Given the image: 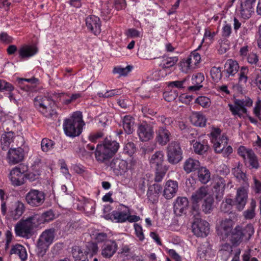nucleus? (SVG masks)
Here are the masks:
<instances>
[{
	"instance_id": "nucleus-1",
	"label": "nucleus",
	"mask_w": 261,
	"mask_h": 261,
	"mask_svg": "<svg viewBox=\"0 0 261 261\" xmlns=\"http://www.w3.org/2000/svg\"><path fill=\"white\" fill-rule=\"evenodd\" d=\"M119 144L111 138H106L102 144H98L95 151L96 160L99 163L108 165L109 160L117 152Z\"/></svg>"
},
{
	"instance_id": "nucleus-2",
	"label": "nucleus",
	"mask_w": 261,
	"mask_h": 261,
	"mask_svg": "<svg viewBox=\"0 0 261 261\" xmlns=\"http://www.w3.org/2000/svg\"><path fill=\"white\" fill-rule=\"evenodd\" d=\"M84 125L82 113L76 112L70 117L64 120L63 128L67 136L75 137L79 136L82 133Z\"/></svg>"
},
{
	"instance_id": "nucleus-3",
	"label": "nucleus",
	"mask_w": 261,
	"mask_h": 261,
	"mask_svg": "<svg viewBox=\"0 0 261 261\" xmlns=\"http://www.w3.org/2000/svg\"><path fill=\"white\" fill-rule=\"evenodd\" d=\"M40 215L35 214L25 220H21L16 224L15 227L16 235L28 238L31 236L32 230L40 224Z\"/></svg>"
},
{
	"instance_id": "nucleus-4",
	"label": "nucleus",
	"mask_w": 261,
	"mask_h": 261,
	"mask_svg": "<svg viewBox=\"0 0 261 261\" xmlns=\"http://www.w3.org/2000/svg\"><path fill=\"white\" fill-rule=\"evenodd\" d=\"M55 229H46L40 236L37 243V255L39 261H45L44 256L55 237Z\"/></svg>"
},
{
	"instance_id": "nucleus-5",
	"label": "nucleus",
	"mask_w": 261,
	"mask_h": 261,
	"mask_svg": "<svg viewBox=\"0 0 261 261\" xmlns=\"http://www.w3.org/2000/svg\"><path fill=\"white\" fill-rule=\"evenodd\" d=\"M254 233V228L251 223L245 226L237 225L232 231L230 241L233 245H238L244 240L249 241Z\"/></svg>"
},
{
	"instance_id": "nucleus-6",
	"label": "nucleus",
	"mask_w": 261,
	"mask_h": 261,
	"mask_svg": "<svg viewBox=\"0 0 261 261\" xmlns=\"http://www.w3.org/2000/svg\"><path fill=\"white\" fill-rule=\"evenodd\" d=\"M34 103L35 108L45 117H51L57 114L53 109L55 103L49 97L37 96L34 98Z\"/></svg>"
},
{
	"instance_id": "nucleus-7",
	"label": "nucleus",
	"mask_w": 261,
	"mask_h": 261,
	"mask_svg": "<svg viewBox=\"0 0 261 261\" xmlns=\"http://www.w3.org/2000/svg\"><path fill=\"white\" fill-rule=\"evenodd\" d=\"M167 160L171 164H176L182 159V151L180 144L172 141L167 147Z\"/></svg>"
},
{
	"instance_id": "nucleus-8",
	"label": "nucleus",
	"mask_w": 261,
	"mask_h": 261,
	"mask_svg": "<svg viewBox=\"0 0 261 261\" xmlns=\"http://www.w3.org/2000/svg\"><path fill=\"white\" fill-rule=\"evenodd\" d=\"M28 170L27 165L21 164L14 167L9 174V178L14 186H18L24 184L26 172Z\"/></svg>"
},
{
	"instance_id": "nucleus-9",
	"label": "nucleus",
	"mask_w": 261,
	"mask_h": 261,
	"mask_svg": "<svg viewBox=\"0 0 261 261\" xmlns=\"http://www.w3.org/2000/svg\"><path fill=\"white\" fill-rule=\"evenodd\" d=\"M234 103V105H228L229 110L233 115L241 118L242 113L246 114L247 112L246 107H249L252 106V100L250 98L245 97L241 99H235Z\"/></svg>"
},
{
	"instance_id": "nucleus-10",
	"label": "nucleus",
	"mask_w": 261,
	"mask_h": 261,
	"mask_svg": "<svg viewBox=\"0 0 261 261\" xmlns=\"http://www.w3.org/2000/svg\"><path fill=\"white\" fill-rule=\"evenodd\" d=\"M192 228L194 234L198 237H205L210 232L209 223L200 217L194 219Z\"/></svg>"
},
{
	"instance_id": "nucleus-11",
	"label": "nucleus",
	"mask_w": 261,
	"mask_h": 261,
	"mask_svg": "<svg viewBox=\"0 0 261 261\" xmlns=\"http://www.w3.org/2000/svg\"><path fill=\"white\" fill-rule=\"evenodd\" d=\"M45 197V194L42 191L32 189L26 194L25 199L31 206L38 207L44 202Z\"/></svg>"
},
{
	"instance_id": "nucleus-12",
	"label": "nucleus",
	"mask_w": 261,
	"mask_h": 261,
	"mask_svg": "<svg viewBox=\"0 0 261 261\" xmlns=\"http://www.w3.org/2000/svg\"><path fill=\"white\" fill-rule=\"evenodd\" d=\"M248 185L243 186L238 188L237 190L236 195L234 198L236 208L239 211H242L245 207L248 199Z\"/></svg>"
},
{
	"instance_id": "nucleus-13",
	"label": "nucleus",
	"mask_w": 261,
	"mask_h": 261,
	"mask_svg": "<svg viewBox=\"0 0 261 261\" xmlns=\"http://www.w3.org/2000/svg\"><path fill=\"white\" fill-rule=\"evenodd\" d=\"M24 151L21 147L11 148L7 155L8 162L14 165L22 161L24 158Z\"/></svg>"
},
{
	"instance_id": "nucleus-14",
	"label": "nucleus",
	"mask_w": 261,
	"mask_h": 261,
	"mask_svg": "<svg viewBox=\"0 0 261 261\" xmlns=\"http://www.w3.org/2000/svg\"><path fill=\"white\" fill-rule=\"evenodd\" d=\"M25 207L23 202L17 200L9 207L8 215L13 220H18L23 214Z\"/></svg>"
},
{
	"instance_id": "nucleus-15",
	"label": "nucleus",
	"mask_w": 261,
	"mask_h": 261,
	"mask_svg": "<svg viewBox=\"0 0 261 261\" xmlns=\"http://www.w3.org/2000/svg\"><path fill=\"white\" fill-rule=\"evenodd\" d=\"M116 175L124 173L127 169V163L126 161L119 158L114 159L108 165Z\"/></svg>"
},
{
	"instance_id": "nucleus-16",
	"label": "nucleus",
	"mask_w": 261,
	"mask_h": 261,
	"mask_svg": "<svg viewBox=\"0 0 261 261\" xmlns=\"http://www.w3.org/2000/svg\"><path fill=\"white\" fill-rule=\"evenodd\" d=\"M86 24L88 29L95 35L101 31V22L99 17L90 15L86 19Z\"/></svg>"
},
{
	"instance_id": "nucleus-17",
	"label": "nucleus",
	"mask_w": 261,
	"mask_h": 261,
	"mask_svg": "<svg viewBox=\"0 0 261 261\" xmlns=\"http://www.w3.org/2000/svg\"><path fill=\"white\" fill-rule=\"evenodd\" d=\"M178 189L176 181L168 180L166 181L163 190V196L167 199H171L175 196Z\"/></svg>"
},
{
	"instance_id": "nucleus-18",
	"label": "nucleus",
	"mask_w": 261,
	"mask_h": 261,
	"mask_svg": "<svg viewBox=\"0 0 261 261\" xmlns=\"http://www.w3.org/2000/svg\"><path fill=\"white\" fill-rule=\"evenodd\" d=\"M189 206L188 199L185 197H177L174 204V212L177 216L186 214Z\"/></svg>"
},
{
	"instance_id": "nucleus-19",
	"label": "nucleus",
	"mask_w": 261,
	"mask_h": 261,
	"mask_svg": "<svg viewBox=\"0 0 261 261\" xmlns=\"http://www.w3.org/2000/svg\"><path fill=\"white\" fill-rule=\"evenodd\" d=\"M171 134L165 126H160L156 132L155 140L161 145H166L170 141Z\"/></svg>"
},
{
	"instance_id": "nucleus-20",
	"label": "nucleus",
	"mask_w": 261,
	"mask_h": 261,
	"mask_svg": "<svg viewBox=\"0 0 261 261\" xmlns=\"http://www.w3.org/2000/svg\"><path fill=\"white\" fill-rule=\"evenodd\" d=\"M138 134L142 141H147L153 138V130L152 127L148 124H141L138 129Z\"/></svg>"
},
{
	"instance_id": "nucleus-21",
	"label": "nucleus",
	"mask_w": 261,
	"mask_h": 261,
	"mask_svg": "<svg viewBox=\"0 0 261 261\" xmlns=\"http://www.w3.org/2000/svg\"><path fill=\"white\" fill-rule=\"evenodd\" d=\"M162 186L158 184H154L149 186L147 192V197L152 203L155 202L159 197L160 194L162 192Z\"/></svg>"
},
{
	"instance_id": "nucleus-22",
	"label": "nucleus",
	"mask_w": 261,
	"mask_h": 261,
	"mask_svg": "<svg viewBox=\"0 0 261 261\" xmlns=\"http://www.w3.org/2000/svg\"><path fill=\"white\" fill-rule=\"evenodd\" d=\"M117 250V245L115 241H110L105 244L101 249V255L103 257L110 258L116 252Z\"/></svg>"
},
{
	"instance_id": "nucleus-23",
	"label": "nucleus",
	"mask_w": 261,
	"mask_h": 261,
	"mask_svg": "<svg viewBox=\"0 0 261 261\" xmlns=\"http://www.w3.org/2000/svg\"><path fill=\"white\" fill-rule=\"evenodd\" d=\"M38 49L35 46L23 45L18 49L19 57L21 60H25L35 55Z\"/></svg>"
},
{
	"instance_id": "nucleus-24",
	"label": "nucleus",
	"mask_w": 261,
	"mask_h": 261,
	"mask_svg": "<svg viewBox=\"0 0 261 261\" xmlns=\"http://www.w3.org/2000/svg\"><path fill=\"white\" fill-rule=\"evenodd\" d=\"M128 212H123L114 211L112 213L106 215L105 218L107 220H111L118 223H122L126 221L128 219Z\"/></svg>"
},
{
	"instance_id": "nucleus-25",
	"label": "nucleus",
	"mask_w": 261,
	"mask_h": 261,
	"mask_svg": "<svg viewBox=\"0 0 261 261\" xmlns=\"http://www.w3.org/2000/svg\"><path fill=\"white\" fill-rule=\"evenodd\" d=\"M255 2L251 0H244L241 4V14L245 18H249L254 12Z\"/></svg>"
},
{
	"instance_id": "nucleus-26",
	"label": "nucleus",
	"mask_w": 261,
	"mask_h": 261,
	"mask_svg": "<svg viewBox=\"0 0 261 261\" xmlns=\"http://www.w3.org/2000/svg\"><path fill=\"white\" fill-rule=\"evenodd\" d=\"M164 161V154L162 151H158L155 152L151 157L150 159V164L154 166L155 169L163 168L164 167H168L166 165H164L163 163Z\"/></svg>"
},
{
	"instance_id": "nucleus-27",
	"label": "nucleus",
	"mask_w": 261,
	"mask_h": 261,
	"mask_svg": "<svg viewBox=\"0 0 261 261\" xmlns=\"http://www.w3.org/2000/svg\"><path fill=\"white\" fill-rule=\"evenodd\" d=\"M200 167L199 161L189 158L186 160L184 164V170L187 173L198 170Z\"/></svg>"
},
{
	"instance_id": "nucleus-28",
	"label": "nucleus",
	"mask_w": 261,
	"mask_h": 261,
	"mask_svg": "<svg viewBox=\"0 0 261 261\" xmlns=\"http://www.w3.org/2000/svg\"><path fill=\"white\" fill-rule=\"evenodd\" d=\"M208 195L207 187L202 186L193 193L191 199L193 203H198L203 198H206Z\"/></svg>"
},
{
	"instance_id": "nucleus-29",
	"label": "nucleus",
	"mask_w": 261,
	"mask_h": 261,
	"mask_svg": "<svg viewBox=\"0 0 261 261\" xmlns=\"http://www.w3.org/2000/svg\"><path fill=\"white\" fill-rule=\"evenodd\" d=\"M225 186V180L223 178L220 177L216 179L214 188L215 189V191L217 192L216 195L217 200L220 201L222 199Z\"/></svg>"
},
{
	"instance_id": "nucleus-30",
	"label": "nucleus",
	"mask_w": 261,
	"mask_h": 261,
	"mask_svg": "<svg viewBox=\"0 0 261 261\" xmlns=\"http://www.w3.org/2000/svg\"><path fill=\"white\" fill-rule=\"evenodd\" d=\"M224 71L227 74L226 76L229 77L230 75L233 76L238 72L239 66L237 61L230 59L226 61L224 65Z\"/></svg>"
},
{
	"instance_id": "nucleus-31",
	"label": "nucleus",
	"mask_w": 261,
	"mask_h": 261,
	"mask_svg": "<svg viewBox=\"0 0 261 261\" xmlns=\"http://www.w3.org/2000/svg\"><path fill=\"white\" fill-rule=\"evenodd\" d=\"M10 254L18 256L21 261H25L28 257L25 248L19 244L13 246L10 250Z\"/></svg>"
},
{
	"instance_id": "nucleus-32",
	"label": "nucleus",
	"mask_w": 261,
	"mask_h": 261,
	"mask_svg": "<svg viewBox=\"0 0 261 261\" xmlns=\"http://www.w3.org/2000/svg\"><path fill=\"white\" fill-rule=\"evenodd\" d=\"M204 75L201 73H197L194 74L192 77V82L194 85L188 88L189 90L197 91L202 87L201 83L204 81Z\"/></svg>"
},
{
	"instance_id": "nucleus-33",
	"label": "nucleus",
	"mask_w": 261,
	"mask_h": 261,
	"mask_svg": "<svg viewBox=\"0 0 261 261\" xmlns=\"http://www.w3.org/2000/svg\"><path fill=\"white\" fill-rule=\"evenodd\" d=\"M123 127L125 132L127 134H131L134 130L135 120L130 116H125L122 121Z\"/></svg>"
},
{
	"instance_id": "nucleus-34",
	"label": "nucleus",
	"mask_w": 261,
	"mask_h": 261,
	"mask_svg": "<svg viewBox=\"0 0 261 261\" xmlns=\"http://www.w3.org/2000/svg\"><path fill=\"white\" fill-rule=\"evenodd\" d=\"M232 227V220L230 219H225L221 221L219 229L222 234H224L225 237H227L230 232L232 234V231L233 230Z\"/></svg>"
},
{
	"instance_id": "nucleus-35",
	"label": "nucleus",
	"mask_w": 261,
	"mask_h": 261,
	"mask_svg": "<svg viewBox=\"0 0 261 261\" xmlns=\"http://www.w3.org/2000/svg\"><path fill=\"white\" fill-rule=\"evenodd\" d=\"M256 206V201L254 199L251 200L250 206L248 209L243 213V216L246 220H251L256 215L255 210Z\"/></svg>"
},
{
	"instance_id": "nucleus-36",
	"label": "nucleus",
	"mask_w": 261,
	"mask_h": 261,
	"mask_svg": "<svg viewBox=\"0 0 261 261\" xmlns=\"http://www.w3.org/2000/svg\"><path fill=\"white\" fill-rule=\"evenodd\" d=\"M71 252L75 261H85L88 259L79 246H73L72 248Z\"/></svg>"
},
{
	"instance_id": "nucleus-37",
	"label": "nucleus",
	"mask_w": 261,
	"mask_h": 261,
	"mask_svg": "<svg viewBox=\"0 0 261 261\" xmlns=\"http://www.w3.org/2000/svg\"><path fill=\"white\" fill-rule=\"evenodd\" d=\"M193 124L197 126L203 127L206 125V119L200 112H195L193 114Z\"/></svg>"
},
{
	"instance_id": "nucleus-38",
	"label": "nucleus",
	"mask_w": 261,
	"mask_h": 261,
	"mask_svg": "<svg viewBox=\"0 0 261 261\" xmlns=\"http://www.w3.org/2000/svg\"><path fill=\"white\" fill-rule=\"evenodd\" d=\"M211 173L205 167H200L198 170V177L199 181L203 184H206L210 179Z\"/></svg>"
},
{
	"instance_id": "nucleus-39",
	"label": "nucleus",
	"mask_w": 261,
	"mask_h": 261,
	"mask_svg": "<svg viewBox=\"0 0 261 261\" xmlns=\"http://www.w3.org/2000/svg\"><path fill=\"white\" fill-rule=\"evenodd\" d=\"M98 249V248L96 243L89 242L86 244L84 253L87 257L89 256L90 258H91L93 255L97 253Z\"/></svg>"
},
{
	"instance_id": "nucleus-40",
	"label": "nucleus",
	"mask_w": 261,
	"mask_h": 261,
	"mask_svg": "<svg viewBox=\"0 0 261 261\" xmlns=\"http://www.w3.org/2000/svg\"><path fill=\"white\" fill-rule=\"evenodd\" d=\"M14 134L13 132H9L3 134L1 138L2 148L6 150V147L9 146L10 143L13 141Z\"/></svg>"
},
{
	"instance_id": "nucleus-41",
	"label": "nucleus",
	"mask_w": 261,
	"mask_h": 261,
	"mask_svg": "<svg viewBox=\"0 0 261 261\" xmlns=\"http://www.w3.org/2000/svg\"><path fill=\"white\" fill-rule=\"evenodd\" d=\"M194 151L195 153L202 155L205 153L208 149L209 146L206 143L203 142L202 143L199 142L193 141V145Z\"/></svg>"
},
{
	"instance_id": "nucleus-42",
	"label": "nucleus",
	"mask_w": 261,
	"mask_h": 261,
	"mask_svg": "<svg viewBox=\"0 0 261 261\" xmlns=\"http://www.w3.org/2000/svg\"><path fill=\"white\" fill-rule=\"evenodd\" d=\"M247 158L249 160V166L251 168L257 169L259 168L260 165L258 161L257 156L255 155L252 150H249L248 152Z\"/></svg>"
},
{
	"instance_id": "nucleus-43",
	"label": "nucleus",
	"mask_w": 261,
	"mask_h": 261,
	"mask_svg": "<svg viewBox=\"0 0 261 261\" xmlns=\"http://www.w3.org/2000/svg\"><path fill=\"white\" fill-rule=\"evenodd\" d=\"M214 203L213 198L208 195L204 200L201 208L202 211L205 214L210 213L213 209V204Z\"/></svg>"
},
{
	"instance_id": "nucleus-44",
	"label": "nucleus",
	"mask_w": 261,
	"mask_h": 261,
	"mask_svg": "<svg viewBox=\"0 0 261 261\" xmlns=\"http://www.w3.org/2000/svg\"><path fill=\"white\" fill-rule=\"evenodd\" d=\"M212 142H214V147L215 150L217 153H220L224 150L225 145L227 144V138L224 136L222 137L221 143L213 139Z\"/></svg>"
},
{
	"instance_id": "nucleus-45",
	"label": "nucleus",
	"mask_w": 261,
	"mask_h": 261,
	"mask_svg": "<svg viewBox=\"0 0 261 261\" xmlns=\"http://www.w3.org/2000/svg\"><path fill=\"white\" fill-rule=\"evenodd\" d=\"M155 173L154 178V180L156 182H160L162 181L165 174L168 170V167H164L163 168L155 169Z\"/></svg>"
},
{
	"instance_id": "nucleus-46",
	"label": "nucleus",
	"mask_w": 261,
	"mask_h": 261,
	"mask_svg": "<svg viewBox=\"0 0 261 261\" xmlns=\"http://www.w3.org/2000/svg\"><path fill=\"white\" fill-rule=\"evenodd\" d=\"M54 145L55 143L52 140L47 138H43L41 143L42 150L44 152H47L53 148Z\"/></svg>"
},
{
	"instance_id": "nucleus-47",
	"label": "nucleus",
	"mask_w": 261,
	"mask_h": 261,
	"mask_svg": "<svg viewBox=\"0 0 261 261\" xmlns=\"http://www.w3.org/2000/svg\"><path fill=\"white\" fill-rule=\"evenodd\" d=\"M251 83L255 85L260 90H261V72H254L251 74Z\"/></svg>"
},
{
	"instance_id": "nucleus-48",
	"label": "nucleus",
	"mask_w": 261,
	"mask_h": 261,
	"mask_svg": "<svg viewBox=\"0 0 261 261\" xmlns=\"http://www.w3.org/2000/svg\"><path fill=\"white\" fill-rule=\"evenodd\" d=\"M233 174L234 176L239 180H242L245 182L244 186L248 185L247 183V178L246 175L239 167L233 169Z\"/></svg>"
},
{
	"instance_id": "nucleus-49",
	"label": "nucleus",
	"mask_w": 261,
	"mask_h": 261,
	"mask_svg": "<svg viewBox=\"0 0 261 261\" xmlns=\"http://www.w3.org/2000/svg\"><path fill=\"white\" fill-rule=\"evenodd\" d=\"M211 74L213 80L215 82H218L222 76V73L220 67H213L211 70Z\"/></svg>"
},
{
	"instance_id": "nucleus-50",
	"label": "nucleus",
	"mask_w": 261,
	"mask_h": 261,
	"mask_svg": "<svg viewBox=\"0 0 261 261\" xmlns=\"http://www.w3.org/2000/svg\"><path fill=\"white\" fill-rule=\"evenodd\" d=\"M133 68V66L128 65L125 68L116 67L113 69L114 73H118L121 76H125Z\"/></svg>"
},
{
	"instance_id": "nucleus-51",
	"label": "nucleus",
	"mask_w": 261,
	"mask_h": 261,
	"mask_svg": "<svg viewBox=\"0 0 261 261\" xmlns=\"http://www.w3.org/2000/svg\"><path fill=\"white\" fill-rule=\"evenodd\" d=\"M178 95V93L176 90H171L170 91H166L164 93L165 99L168 101L174 100Z\"/></svg>"
},
{
	"instance_id": "nucleus-52",
	"label": "nucleus",
	"mask_w": 261,
	"mask_h": 261,
	"mask_svg": "<svg viewBox=\"0 0 261 261\" xmlns=\"http://www.w3.org/2000/svg\"><path fill=\"white\" fill-rule=\"evenodd\" d=\"M177 61L178 58L177 57L168 58L165 63L161 64L160 66L163 69L168 68L173 66L177 63Z\"/></svg>"
},
{
	"instance_id": "nucleus-53",
	"label": "nucleus",
	"mask_w": 261,
	"mask_h": 261,
	"mask_svg": "<svg viewBox=\"0 0 261 261\" xmlns=\"http://www.w3.org/2000/svg\"><path fill=\"white\" fill-rule=\"evenodd\" d=\"M41 216L40 224L45 222H49L52 220L54 218V215L51 211H48L43 213Z\"/></svg>"
},
{
	"instance_id": "nucleus-54",
	"label": "nucleus",
	"mask_w": 261,
	"mask_h": 261,
	"mask_svg": "<svg viewBox=\"0 0 261 261\" xmlns=\"http://www.w3.org/2000/svg\"><path fill=\"white\" fill-rule=\"evenodd\" d=\"M195 102L203 108H207L210 106V99L207 97L199 96L196 98Z\"/></svg>"
},
{
	"instance_id": "nucleus-55",
	"label": "nucleus",
	"mask_w": 261,
	"mask_h": 261,
	"mask_svg": "<svg viewBox=\"0 0 261 261\" xmlns=\"http://www.w3.org/2000/svg\"><path fill=\"white\" fill-rule=\"evenodd\" d=\"M248 72V69L244 66L241 67L240 72L239 73V82L246 84L248 79L247 73Z\"/></svg>"
},
{
	"instance_id": "nucleus-56",
	"label": "nucleus",
	"mask_w": 261,
	"mask_h": 261,
	"mask_svg": "<svg viewBox=\"0 0 261 261\" xmlns=\"http://www.w3.org/2000/svg\"><path fill=\"white\" fill-rule=\"evenodd\" d=\"M136 151V147L133 142H128L124 147V151L129 155H132Z\"/></svg>"
},
{
	"instance_id": "nucleus-57",
	"label": "nucleus",
	"mask_w": 261,
	"mask_h": 261,
	"mask_svg": "<svg viewBox=\"0 0 261 261\" xmlns=\"http://www.w3.org/2000/svg\"><path fill=\"white\" fill-rule=\"evenodd\" d=\"M14 89L13 85L4 80H0V91H12Z\"/></svg>"
},
{
	"instance_id": "nucleus-58",
	"label": "nucleus",
	"mask_w": 261,
	"mask_h": 261,
	"mask_svg": "<svg viewBox=\"0 0 261 261\" xmlns=\"http://www.w3.org/2000/svg\"><path fill=\"white\" fill-rule=\"evenodd\" d=\"M134 226L137 237L140 241H142L144 239V236L141 226L137 223H135Z\"/></svg>"
},
{
	"instance_id": "nucleus-59",
	"label": "nucleus",
	"mask_w": 261,
	"mask_h": 261,
	"mask_svg": "<svg viewBox=\"0 0 261 261\" xmlns=\"http://www.w3.org/2000/svg\"><path fill=\"white\" fill-rule=\"evenodd\" d=\"M261 100H257L253 109V113L259 120H261Z\"/></svg>"
},
{
	"instance_id": "nucleus-60",
	"label": "nucleus",
	"mask_w": 261,
	"mask_h": 261,
	"mask_svg": "<svg viewBox=\"0 0 261 261\" xmlns=\"http://www.w3.org/2000/svg\"><path fill=\"white\" fill-rule=\"evenodd\" d=\"M126 35L128 37L136 38L140 37V33L135 29H129L126 31Z\"/></svg>"
},
{
	"instance_id": "nucleus-61",
	"label": "nucleus",
	"mask_w": 261,
	"mask_h": 261,
	"mask_svg": "<svg viewBox=\"0 0 261 261\" xmlns=\"http://www.w3.org/2000/svg\"><path fill=\"white\" fill-rule=\"evenodd\" d=\"M158 121L165 125H169L173 122L170 118H166L163 115L159 116L158 117Z\"/></svg>"
},
{
	"instance_id": "nucleus-62",
	"label": "nucleus",
	"mask_w": 261,
	"mask_h": 261,
	"mask_svg": "<svg viewBox=\"0 0 261 261\" xmlns=\"http://www.w3.org/2000/svg\"><path fill=\"white\" fill-rule=\"evenodd\" d=\"M115 9L117 10H121L124 8L126 6V3L125 0H115L114 3Z\"/></svg>"
},
{
	"instance_id": "nucleus-63",
	"label": "nucleus",
	"mask_w": 261,
	"mask_h": 261,
	"mask_svg": "<svg viewBox=\"0 0 261 261\" xmlns=\"http://www.w3.org/2000/svg\"><path fill=\"white\" fill-rule=\"evenodd\" d=\"M254 182V191L256 193H261V182L257 180L255 177H254L253 178Z\"/></svg>"
},
{
	"instance_id": "nucleus-64",
	"label": "nucleus",
	"mask_w": 261,
	"mask_h": 261,
	"mask_svg": "<svg viewBox=\"0 0 261 261\" xmlns=\"http://www.w3.org/2000/svg\"><path fill=\"white\" fill-rule=\"evenodd\" d=\"M247 61L250 64H256L258 61V57L255 54L250 53L247 57Z\"/></svg>"
}]
</instances>
